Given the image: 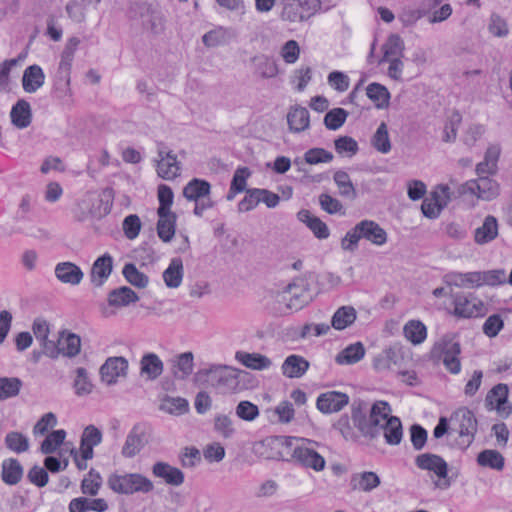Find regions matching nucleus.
Returning a JSON list of instances; mask_svg holds the SVG:
<instances>
[{"label": "nucleus", "instance_id": "23", "mask_svg": "<svg viewBox=\"0 0 512 512\" xmlns=\"http://www.w3.org/2000/svg\"><path fill=\"white\" fill-rule=\"evenodd\" d=\"M152 474L171 486H180L185 480L184 473L179 468L162 461L156 462L152 466Z\"/></svg>", "mask_w": 512, "mask_h": 512}, {"label": "nucleus", "instance_id": "3", "mask_svg": "<svg viewBox=\"0 0 512 512\" xmlns=\"http://www.w3.org/2000/svg\"><path fill=\"white\" fill-rule=\"evenodd\" d=\"M391 413V405L386 401L378 400L372 404L368 418L359 409L353 408L352 421L363 436L373 439L380 434V427L387 419L393 417Z\"/></svg>", "mask_w": 512, "mask_h": 512}, {"label": "nucleus", "instance_id": "4", "mask_svg": "<svg viewBox=\"0 0 512 512\" xmlns=\"http://www.w3.org/2000/svg\"><path fill=\"white\" fill-rule=\"evenodd\" d=\"M107 486L114 493L121 495L148 494L154 490L152 480L137 472H112L107 477Z\"/></svg>", "mask_w": 512, "mask_h": 512}, {"label": "nucleus", "instance_id": "7", "mask_svg": "<svg viewBox=\"0 0 512 512\" xmlns=\"http://www.w3.org/2000/svg\"><path fill=\"white\" fill-rule=\"evenodd\" d=\"M183 196L186 200L194 202L193 213L198 217H202L205 211L214 206V201L211 198V185L204 179H191L183 188Z\"/></svg>", "mask_w": 512, "mask_h": 512}, {"label": "nucleus", "instance_id": "33", "mask_svg": "<svg viewBox=\"0 0 512 512\" xmlns=\"http://www.w3.org/2000/svg\"><path fill=\"white\" fill-rule=\"evenodd\" d=\"M55 348L57 349V357L62 354L67 357H74L80 352L81 339L73 333H62L55 340Z\"/></svg>", "mask_w": 512, "mask_h": 512}, {"label": "nucleus", "instance_id": "25", "mask_svg": "<svg viewBox=\"0 0 512 512\" xmlns=\"http://www.w3.org/2000/svg\"><path fill=\"white\" fill-rule=\"evenodd\" d=\"M102 441V432L94 425L87 426L81 436L80 453L83 461L93 458V448Z\"/></svg>", "mask_w": 512, "mask_h": 512}, {"label": "nucleus", "instance_id": "60", "mask_svg": "<svg viewBox=\"0 0 512 512\" xmlns=\"http://www.w3.org/2000/svg\"><path fill=\"white\" fill-rule=\"evenodd\" d=\"M348 112L343 108H334L326 113L324 124L329 130H338L346 121Z\"/></svg>", "mask_w": 512, "mask_h": 512}, {"label": "nucleus", "instance_id": "62", "mask_svg": "<svg viewBox=\"0 0 512 512\" xmlns=\"http://www.w3.org/2000/svg\"><path fill=\"white\" fill-rule=\"evenodd\" d=\"M21 385L22 383L18 378H0V400L18 395Z\"/></svg>", "mask_w": 512, "mask_h": 512}, {"label": "nucleus", "instance_id": "19", "mask_svg": "<svg viewBox=\"0 0 512 512\" xmlns=\"http://www.w3.org/2000/svg\"><path fill=\"white\" fill-rule=\"evenodd\" d=\"M358 228L362 239L375 246H383L388 241V234L377 222L373 220H362L358 222Z\"/></svg>", "mask_w": 512, "mask_h": 512}, {"label": "nucleus", "instance_id": "52", "mask_svg": "<svg viewBox=\"0 0 512 512\" xmlns=\"http://www.w3.org/2000/svg\"><path fill=\"white\" fill-rule=\"evenodd\" d=\"M477 462L480 466L489 467L498 471H501L505 464L502 454L492 449H487L479 453Z\"/></svg>", "mask_w": 512, "mask_h": 512}, {"label": "nucleus", "instance_id": "49", "mask_svg": "<svg viewBox=\"0 0 512 512\" xmlns=\"http://www.w3.org/2000/svg\"><path fill=\"white\" fill-rule=\"evenodd\" d=\"M367 97L375 104L378 109H385L389 106L390 92L379 83H370L366 88Z\"/></svg>", "mask_w": 512, "mask_h": 512}, {"label": "nucleus", "instance_id": "6", "mask_svg": "<svg viewBox=\"0 0 512 512\" xmlns=\"http://www.w3.org/2000/svg\"><path fill=\"white\" fill-rule=\"evenodd\" d=\"M461 353L460 344L451 336H444L437 341L431 351V358L436 362H442L445 368L452 374H459L461 371V362L459 355Z\"/></svg>", "mask_w": 512, "mask_h": 512}, {"label": "nucleus", "instance_id": "27", "mask_svg": "<svg viewBox=\"0 0 512 512\" xmlns=\"http://www.w3.org/2000/svg\"><path fill=\"white\" fill-rule=\"evenodd\" d=\"M108 507L107 501L103 498L77 497L70 501L68 509L69 512H105Z\"/></svg>", "mask_w": 512, "mask_h": 512}, {"label": "nucleus", "instance_id": "10", "mask_svg": "<svg viewBox=\"0 0 512 512\" xmlns=\"http://www.w3.org/2000/svg\"><path fill=\"white\" fill-rule=\"evenodd\" d=\"M131 17H140L145 29L153 34H160L165 28V17L162 12L151 7V5L142 3L137 4L131 9Z\"/></svg>", "mask_w": 512, "mask_h": 512}, {"label": "nucleus", "instance_id": "26", "mask_svg": "<svg viewBox=\"0 0 512 512\" xmlns=\"http://www.w3.org/2000/svg\"><path fill=\"white\" fill-rule=\"evenodd\" d=\"M310 367V363L300 355L292 354L285 358L281 366L282 374L290 379L303 377Z\"/></svg>", "mask_w": 512, "mask_h": 512}, {"label": "nucleus", "instance_id": "57", "mask_svg": "<svg viewBox=\"0 0 512 512\" xmlns=\"http://www.w3.org/2000/svg\"><path fill=\"white\" fill-rule=\"evenodd\" d=\"M160 409L172 415H182L188 411L189 403L181 397H166L162 400Z\"/></svg>", "mask_w": 512, "mask_h": 512}, {"label": "nucleus", "instance_id": "61", "mask_svg": "<svg viewBox=\"0 0 512 512\" xmlns=\"http://www.w3.org/2000/svg\"><path fill=\"white\" fill-rule=\"evenodd\" d=\"M335 150L342 156L352 157L358 150V143L350 136H341L334 141Z\"/></svg>", "mask_w": 512, "mask_h": 512}, {"label": "nucleus", "instance_id": "9", "mask_svg": "<svg viewBox=\"0 0 512 512\" xmlns=\"http://www.w3.org/2000/svg\"><path fill=\"white\" fill-rule=\"evenodd\" d=\"M450 314L458 318H472L485 313L483 301L473 293H450V305L447 307Z\"/></svg>", "mask_w": 512, "mask_h": 512}, {"label": "nucleus", "instance_id": "2", "mask_svg": "<svg viewBox=\"0 0 512 512\" xmlns=\"http://www.w3.org/2000/svg\"><path fill=\"white\" fill-rule=\"evenodd\" d=\"M240 370L222 364H212L208 368L200 369L195 374V380L205 382L221 393H234L238 390Z\"/></svg>", "mask_w": 512, "mask_h": 512}, {"label": "nucleus", "instance_id": "63", "mask_svg": "<svg viewBox=\"0 0 512 512\" xmlns=\"http://www.w3.org/2000/svg\"><path fill=\"white\" fill-rule=\"evenodd\" d=\"M214 429L224 438H230L235 433L233 420L228 415L218 414L214 419Z\"/></svg>", "mask_w": 512, "mask_h": 512}, {"label": "nucleus", "instance_id": "18", "mask_svg": "<svg viewBox=\"0 0 512 512\" xmlns=\"http://www.w3.org/2000/svg\"><path fill=\"white\" fill-rule=\"evenodd\" d=\"M33 334L40 343L45 355L50 358H57V349L55 348V340L50 339V325L43 318H37L32 325Z\"/></svg>", "mask_w": 512, "mask_h": 512}, {"label": "nucleus", "instance_id": "59", "mask_svg": "<svg viewBox=\"0 0 512 512\" xmlns=\"http://www.w3.org/2000/svg\"><path fill=\"white\" fill-rule=\"evenodd\" d=\"M66 432L63 429L49 433L41 444L40 450L43 454L54 453L64 442Z\"/></svg>", "mask_w": 512, "mask_h": 512}, {"label": "nucleus", "instance_id": "21", "mask_svg": "<svg viewBox=\"0 0 512 512\" xmlns=\"http://www.w3.org/2000/svg\"><path fill=\"white\" fill-rule=\"evenodd\" d=\"M54 273L61 283L71 286L79 285L84 278V273L81 268L69 261L57 263L54 268Z\"/></svg>", "mask_w": 512, "mask_h": 512}, {"label": "nucleus", "instance_id": "1", "mask_svg": "<svg viewBox=\"0 0 512 512\" xmlns=\"http://www.w3.org/2000/svg\"><path fill=\"white\" fill-rule=\"evenodd\" d=\"M285 445L290 450V461L295 465L316 473L325 470L324 445L320 442L305 437L290 436L286 438Z\"/></svg>", "mask_w": 512, "mask_h": 512}, {"label": "nucleus", "instance_id": "51", "mask_svg": "<svg viewBox=\"0 0 512 512\" xmlns=\"http://www.w3.org/2000/svg\"><path fill=\"white\" fill-rule=\"evenodd\" d=\"M125 280L136 288H146L149 284V277L132 264L127 263L122 269Z\"/></svg>", "mask_w": 512, "mask_h": 512}, {"label": "nucleus", "instance_id": "42", "mask_svg": "<svg viewBox=\"0 0 512 512\" xmlns=\"http://www.w3.org/2000/svg\"><path fill=\"white\" fill-rule=\"evenodd\" d=\"M297 217L299 221L305 223L314 235L319 239H326L329 237V229L327 225L318 217L311 214L308 210H301L298 212Z\"/></svg>", "mask_w": 512, "mask_h": 512}, {"label": "nucleus", "instance_id": "8", "mask_svg": "<svg viewBox=\"0 0 512 512\" xmlns=\"http://www.w3.org/2000/svg\"><path fill=\"white\" fill-rule=\"evenodd\" d=\"M110 212V205L97 192H88L72 208L73 217L78 221L100 219Z\"/></svg>", "mask_w": 512, "mask_h": 512}, {"label": "nucleus", "instance_id": "35", "mask_svg": "<svg viewBox=\"0 0 512 512\" xmlns=\"http://www.w3.org/2000/svg\"><path fill=\"white\" fill-rule=\"evenodd\" d=\"M164 370V364L155 353L145 354L140 361L141 374L149 380L157 379Z\"/></svg>", "mask_w": 512, "mask_h": 512}, {"label": "nucleus", "instance_id": "43", "mask_svg": "<svg viewBox=\"0 0 512 512\" xmlns=\"http://www.w3.org/2000/svg\"><path fill=\"white\" fill-rule=\"evenodd\" d=\"M399 351L395 348H387L379 352L373 359V367L378 372L393 369L399 362Z\"/></svg>", "mask_w": 512, "mask_h": 512}, {"label": "nucleus", "instance_id": "47", "mask_svg": "<svg viewBox=\"0 0 512 512\" xmlns=\"http://www.w3.org/2000/svg\"><path fill=\"white\" fill-rule=\"evenodd\" d=\"M12 123L19 129L28 127L31 123V108L28 102L18 101L10 112Z\"/></svg>", "mask_w": 512, "mask_h": 512}, {"label": "nucleus", "instance_id": "24", "mask_svg": "<svg viewBox=\"0 0 512 512\" xmlns=\"http://www.w3.org/2000/svg\"><path fill=\"white\" fill-rule=\"evenodd\" d=\"M79 44L78 37L69 38L60 56L58 72L67 83L70 81L71 67Z\"/></svg>", "mask_w": 512, "mask_h": 512}, {"label": "nucleus", "instance_id": "32", "mask_svg": "<svg viewBox=\"0 0 512 512\" xmlns=\"http://www.w3.org/2000/svg\"><path fill=\"white\" fill-rule=\"evenodd\" d=\"M380 483L379 476L372 471L354 473L350 478V487L355 491L370 492Z\"/></svg>", "mask_w": 512, "mask_h": 512}, {"label": "nucleus", "instance_id": "54", "mask_svg": "<svg viewBox=\"0 0 512 512\" xmlns=\"http://www.w3.org/2000/svg\"><path fill=\"white\" fill-rule=\"evenodd\" d=\"M487 30L496 38H506L510 33L507 20L497 13H492L490 15Z\"/></svg>", "mask_w": 512, "mask_h": 512}, {"label": "nucleus", "instance_id": "11", "mask_svg": "<svg viewBox=\"0 0 512 512\" xmlns=\"http://www.w3.org/2000/svg\"><path fill=\"white\" fill-rule=\"evenodd\" d=\"M464 194L476 196L480 200L491 201L499 195V184L485 176L479 177L477 180H470L461 187Z\"/></svg>", "mask_w": 512, "mask_h": 512}, {"label": "nucleus", "instance_id": "29", "mask_svg": "<svg viewBox=\"0 0 512 512\" xmlns=\"http://www.w3.org/2000/svg\"><path fill=\"white\" fill-rule=\"evenodd\" d=\"M45 83V74L39 65L26 67L22 76V87L27 93H35Z\"/></svg>", "mask_w": 512, "mask_h": 512}, {"label": "nucleus", "instance_id": "31", "mask_svg": "<svg viewBox=\"0 0 512 512\" xmlns=\"http://www.w3.org/2000/svg\"><path fill=\"white\" fill-rule=\"evenodd\" d=\"M184 277V266L181 258L171 259L168 267L163 271L162 278L167 288L176 289L181 286Z\"/></svg>", "mask_w": 512, "mask_h": 512}, {"label": "nucleus", "instance_id": "28", "mask_svg": "<svg viewBox=\"0 0 512 512\" xmlns=\"http://www.w3.org/2000/svg\"><path fill=\"white\" fill-rule=\"evenodd\" d=\"M235 360L249 369L258 371L268 370L273 364L272 360L265 355L241 350L235 353Z\"/></svg>", "mask_w": 512, "mask_h": 512}, {"label": "nucleus", "instance_id": "38", "mask_svg": "<svg viewBox=\"0 0 512 512\" xmlns=\"http://www.w3.org/2000/svg\"><path fill=\"white\" fill-rule=\"evenodd\" d=\"M23 477V467L15 458H8L2 462L1 478L7 485L18 484Z\"/></svg>", "mask_w": 512, "mask_h": 512}, {"label": "nucleus", "instance_id": "44", "mask_svg": "<svg viewBox=\"0 0 512 512\" xmlns=\"http://www.w3.org/2000/svg\"><path fill=\"white\" fill-rule=\"evenodd\" d=\"M256 73L265 79L274 78L279 74L277 61L267 55H259L253 58Z\"/></svg>", "mask_w": 512, "mask_h": 512}, {"label": "nucleus", "instance_id": "30", "mask_svg": "<svg viewBox=\"0 0 512 512\" xmlns=\"http://www.w3.org/2000/svg\"><path fill=\"white\" fill-rule=\"evenodd\" d=\"M287 123L290 131L300 133L310 127L309 111L302 106H293L287 114Z\"/></svg>", "mask_w": 512, "mask_h": 512}, {"label": "nucleus", "instance_id": "5", "mask_svg": "<svg viewBox=\"0 0 512 512\" xmlns=\"http://www.w3.org/2000/svg\"><path fill=\"white\" fill-rule=\"evenodd\" d=\"M477 419L467 407H460L450 416V433L458 434V446L467 449L474 441L477 432Z\"/></svg>", "mask_w": 512, "mask_h": 512}, {"label": "nucleus", "instance_id": "56", "mask_svg": "<svg viewBox=\"0 0 512 512\" xmlns=\"http://www.w3.org/2000/svg\"><path fill=\"white\" fill-rule=\"evenodd\" d=\"M373 147L382 154H387L391 150V142L389 138L388 128L386 123L382 122L372 137Z\"/></svg>", "mask_w": 512, "mask_h": 512}, {"label": "nucleus", "instance_id": "55", "mask_svg": "<svg viewBox=\"0 0 512 512\" xmlns=\"http://www.w3.org/2000/svg\"><path fill=\"white\" fill-rule=\"evenodd\" d=\"M333 180L339 189V193L343 197L349 199L356 198V191L353 183L351 182L350 176L347 172L339 170L334 173Z\"/></svg>", "mask_w": 512, "mask_h": 512}, {"label": "nucleus", "instance_id": "41", "mask_svg": "<svg viewBox=\"0 0 512 512\" xmlns=\"http://www.w3.org/2000/svg\"><path fill=\"white\" fill-rule=\"evenodd\" d=\"M144 445L145 441L143 432L139 428L134 427L125 439L121 454L125 458H132L142 450Z\"/></svg>", "mask_w": 512, "mask_h": 512}, {"label": "nucleus", "instance_id": "34", "mask_svg": "<svg viewBox=\"0 0 512 512\" xmlns=\"http://www.w3.org/2000/svg\"><path fill=\"white\" fill-rule=\"evenodd\" d=\"M497 236V219L492 215H488L485 217L482 225L475 230L474 241L479 245H484L493 241Z\"/></svg>", "mask_w": 512, "mask_h": 512}, {"label": "nucleus", "instance_id": "13", "mask_svg": "<svg viewBox=\"0 0 512 512\" xmlns=\"http://www.w3.org/2000/svg\"><path fill=\"white\" fill-rule=\"evenodd\" d=\"M485 405L489 410H496L502 417H507L512 411L508 402V387L506 384H497L486 395Z\"/></svg>", "mask_w": 512, "mask_h": 512}, {"label": "nucleus", "instance_id": "14", "mask_svg": "<svg viewBox=\"0 0 512 512\" xmlns=\"http://www.w3.org/2000/svg\"><path fill=\"white\" fill-rule=\"evenodd\" d=\"M349 403V396L339 391L321 393L316 400L317 409L323 414H332L341 411Z\"/></svg>", "mask_w": 512, "mask_h": 512}, {"label": "nucleus", "instance_id": "17", "mask_svg": "<svg viewBox=\"0 0 512 512\" xmlns=\"http://www.w3.org/2000/svg\"><path fill=\"white\" fill-rule=\"evenodd\" d=\"M402 41L399 36L392 35L389 37L387 43L384 46V57L381 62L388 61V75L390 78L399 80L401 79L403 72V62L398 58L390 59V54L396 53L397 50L401 49Z\"/></svg>", "mask_w": 512, "mask_h": 512}, {"label": "nucleus", "instance_id": "58", "mask_svg": "<svg viewBox=\"0 0 512 512\" xmlns=\"http://www.w3.org/2000/svg\"><path fill=\"white\" fill-rule=\"evenodd\" d=\"M73 387L78 396L88 395L92 392L93 385L85 368L79 367L76 369Z\"/></svg>", "mask_w": 512, "mask_h": 512}, {"label": "nucleus", "instance_id": "50", "mask_svg": "<svg viewBox=\"0 0 512 512\" xmlns=\"http://www.w3.org/2000/svg\"><path fill=\"white\" fill-rule=\"evenodd\" d=\"M404 335L411 343L418 345L427 338V328L420 320H410L403 328Z\"/></svg>", "mask_w": 512, "mask_h": 512}, {"label": "nucleus", "instance_id": "40", "mask_svg": "<svg viewBox=\"0 0 512 512\" xmlns=\"http://www.w3.org/2000/svg\"><path fill=\"white\" fill-rule=\"evenodd\" d=\"M304 287L305 285L302 281L288 286L287 292L291 295L287 303L288 308L299 310L312 300V294L305 290Z\"/></svg>", "mask_w": 512, "mask_h": 512}, {"label": "nucleus", "instance_id": "53", "mask_svg": "<svg viewBox=\"0 0 512 512\" xmlns=\"http://www.w3.org/2000/svg\"><path fill=\"white\" fill-rule=\"evenodd\" d=\"M4 441L6 447L17 454L28 451L30 447L28 437L17 431L7 433Z\"/></svg>", "mask_w": 512, "mask_h": 512}, {"label": "nucleus", "instance_id": "46", "mask_svg": "<svg viewBox=\"0 0 512 512\" xmlns=\"http://www.w3.org/2000/svg\"><path fill=\"white\" fill-rule=\"evenodd\" d=\"M357 318V312L352 306H341L332 316L331 326L335 330H344L352 325Z\"/></svg>", "mask_w": 512, "mask_h": 512}, {"label": "nucleus", "instance_id": "22", "mask_svg": "<svg viewBox=\"0 0 512 512\" xmlns=\"http://www.w3.org/2000/svg\"><path fill=\"white\" fill-rule=\"evenodd\" d=\"M235 37L236 33L233 28L215 26L202 36V42L208 48H216L229 44Z\"/></svg>", "mask_w": 512, "mask_h": 512}, {"label": "nucleus", "instance_id": "39", "mask_svg": "<svg viewBox=\"0 0 512 512\" xmlns=\"http://www.w3.org/2000/svg\"><path fill=\"white\" fill-rule=\"evenodd\" d=\"M113 269V258L105 253L95 260L92 265L91 276L93 282L101 285L111 275Z\"/></svg>", "mask_w": 512, "mask_h": 512}, {"label": "nucleus", "instance_id": "16", "mask_svg": "<svg viewBox=\"0 0 512 512\" xmlns=\"http://www.w3.org/2000/svg\"><path fill=\"white\" fill-rule=\"evenodd\" d=\"M139 300L138 295L127 286H122L112 290L108 294V307L103 309V314L106 317L115 315V311L112 307L122 308L132 303H136Z\"/></svg>", "mask_w": 512, "mask_h": 512}, {"label": "nucleus", "instance_id": "36", "mask_svg": "<svg viewBox=\"0 0 512 512\" xmlns=\"http://www.w3.org/2000/svg\"><path fill=\"white\" fill-rule=\"evenodd\" d=\"M194 355L192 352H184L172 360V372L177 379L185 380L193 372Z\"/></svg>", "mask_w": 512, "mask_h": 512}, {"label": "nucleus", "instance_id": "12", "mask_svg": "<svg viewBox=\"0 0 512 512\" xmlns=\"http://www.w3.org/2000/svg\"><path fill=\"white\" fill-rule=\"evenodd\" d=\"M157 174L165 180H172L180 174V162L176 154L164 144L157 147Z\"/></svg>", "mask_w": 512, "mask_h": 512}, {"label": "nucleus", "instance_id": "37", "mask_svg": "<svg viewBox=\"0 0 512 512\" xmlns=\"http://www.w3.org/2000/svg\"><path fill=\"white\" fill-rule=\"evenodd\" d=\"M383 432L385 442L388 445H399L403 438V426L399 417H390L380 427V432Z\"/></svg>", "mask_w": 512, "mask_h": 512}, {"label": "nucleus", "instance_id": "45", "mask_svg": "<svg viewBox=\"0 0 512 512\" xmlns=\"http://www.w3.org/2000/svg\"><path fill=\"white\" fill-rule=\"evenodd\" d=\"M157 234L163 242H170L175 234L176 215L173 212L158 213Z\"/></svg>", "mask_w": 512, "mask_h": 512}, {"label": "nucleus", "instance_id": "48", "mask_svg": "<svg viewBox=\"0 0 512 512\" xmlns=\"http://www.w3.org/2000/svg\"><path fill=\"white\" fill-rule=\"evenodd\" d=\"M365 355V348L361 342L348 345L336 356L340 365H351L359 362Z\"/></svg>", "mask_w": 512, "mask_h": 512}, {"label": "nucleus", "instance_id": "15", "mask_svg": "<svg viewBox=\"0 0 512 512\" xmlns=\"http://www.w3.org/2000/svg\"><path fill=\"white\" fill-rule=\"evenodd\" d=\"M128 369V361L124 357H109L100 367L101 380L106 385H114L118 379L125 377Z\"/></svg>", "mask_w": 512, "mask_h": 512}, {"label": "nucleus", "instance_id": "64", "mask_svg": "<svg viewBox=\"0 0 512 512\" xmlns=\"http://www.w3.org/2000/svg\"><path fill=\"white\" fill-rule=\"evenodd\" d=\"M304 159L310 165L329 163L333 160V154L323 148H311L305 152Z\"/></svg>", "mask_w": 512, "mask_h": 512}, {"label": "nucleus", "instance_id": "20", "mask_svg": "<svg viewBox=\"0 0 512 512\" xmlns=\"http://www.w3.org/2000/svg\"><path fill=\"white\" fill-rule=\"evenodd\" d=\"M415 463L418 468L434 473L438 478L444 479L448 474L446 461L435 454L424 453L416 457Z\"/></svg>", "mask_w": 512, "mask_h": 512}]
</instances>
